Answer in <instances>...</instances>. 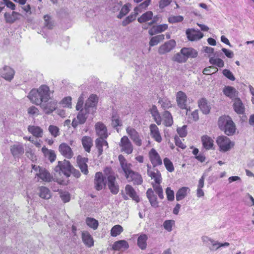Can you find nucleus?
Returning a JSON list of instances; mask_svg holds the SVG:
<instances>
[{
  "instance_id": "f257e3e1",
  "label": "nucleus",
  "mask_w": 254,
  "mask_h": 254,
  "mask_svg": "<svg viewBox=\"0 0 254 254\" xmlns=\"http://www.w3.org/2000/svg\"><path fill=\"white\" fill-rule=\"evenodd\" d=\"M50 95L49 87L46 85H42L37 89H32L27 97L33 104L40 106L43 102L49 101L51 98Z\"/></svg>"
},
{
  "instance_id": "f03ea898",
  "label": "nucleus",
  "mask_w": 254,
  "mask_h": 254,
  "mask_svg": "<svg viewBox=\"0 0 254 254\" xmlns=\"http://www.w3.org/2000/svg\"><path fill=\"white\" fill-rule=\"evenodd\" d=\"M218 126L221 130H223L227 135H232L236 131V127L235 123L229 116H221L219 118Z\"/></svg>"
},
{
  "instance_id": "7ed1b4c3",
  "label": "nucleus",
  "mask_w": 254,
  "mask_h": 254,
  "mask_svg": "<svg viewBox=\"0 0 254 254\" xmlns=\"http://www.w3.org/2000/svg\"><path fill=\"white\" fill-rule=\"evenodd\" d=\"M72 167L68 161L64 160L63 161H59L58 165L56 167L55 170L59 172L60 174H63L66 177L70 176L72 172Z\"/></svg>"
},
{
  "instance_id": "20e7f679",
  "label": "nucleus",
  "mask_w": 254,
  "mask_h": 254,
  "mask_svg": "<svg viewBox=\"0 0 254 254\" xmlns=\"http://www.w3.org/2000/svg\"><path fill=\"white\" fill-rule=\"evenodd\" d=\"M216 142L221 151L226 152L229 150L234 145L230 139L225 136H219L216 139Z\"/></svg>"
},
{
  "instance_id": "39448f33",
  "label": "nucleus",
  "mask_w": 254,
  "mask_h": 254,
  "mask_svg": "<svg viewBox=\"0 0 254 254\" xmlns=\"http://www.w3.org/2000/svg\"><path fill=\"white\" fill-rule=\"evenodd\" d=\"M89 114L91 113L87 109L84 108L82 109L78 112L76 118H74L72 120L71 123L72 126L75 128L78 125H82L85 123L88 117V115Z\"/></svg>"
},
{
  "instance_id": "423d86ee",
  "label": "nucleus",
  "mask_w": 254,
  "mask_h": 254,
  "mask_svg": "<svg viewBox=\"0 0 254 254\" xmlns=\"http://www.w3.org/2000/svg\"><path fill=\"white\" fill-rule=\"evenodd\" d=\"M121 151L127 154H130L133 150V146L127 136H124L119 142Z\"/></svg>"
},
{
  "instance_id": "0eeeda50",
  "label": "nucleus",
  "mask_w": 254,
  "mask_h": 254,
  "mask_svg": "<svg viewBox=\"0 0 254 254\" xmlns=\"http://www.w3.org/2000/svg\"><path fill=\"white\" fill-rule=\"evenodd\" d=\"M126 132L133 143L138 146L142 145V136L132 127L128 126L126 128Z\"/></svg>"
},
{
  "instance_id": "6e6552de",
  "label": "nucleus",
  "mask_w": 254,
  "mask_h": 254,
  "mask_svg": "<svg viewBox=\"0 0 254 254\" xmlns=\"http://www.w3.org/2000/svg\"><path fill=\"white\" fill-rule=\"evenodd\" d=\"M32 168L37 172L36 175L43 181L50 182L52 180L53 177L45 168H41L37 165H33Z\"/></svg>"
},
{
  "instance_id": "1a4fd4ad",
  "label": "nucleus",
  "mask_w": 254,
  "mask_h": 254,
  "mask_svg": "<svg viewBox=\"0 0 254 254\" xmlns=\"http://www.w3.org/2000/svg\"><path fill=\"white\" fill-rule=\"evenodd\" d=\"M176 46V41L173 39L170 40L165 42L159 47L158 52L159 55H164L171 52L175 48Z\"/></svg>"
},
{
  "instance_id": "9d476101",
  "label": "nucleus",
  "mask_w": 254,
  "mask_h": 254,
  "mask_svg": "<svg viewBox=\"0 0 254 254\" xmlns=\"http://www.w3.org/2000/svg\"><path fill=\"white\" fill-rule=\"evenodd\" d=\"M14 70L9 66L5 65L0 69V76L6 81H11L14 77Z\"/></svg>"
},
{
  "instance_id": "9b49d317",
  "label": "nucleus",
  "mask_w": 254,
  "mask_h": 254,
  "mask_svg": "<svg viewBox=\"0 0 254 254\" xmlns=\"http://www.w3.org/2000/svg\"><path fill=\"white\" fill-rule=\"evenodd\" d=\"M98 102V97L97 95L92 94L86 101L84 108L87 109L91 114L95 112L96 106Z\"/></svg>"
},
{
  "instance_id": "f8f14e48",
  "label": "nucleus",
  "mask_w": 254,
  "mask_h": 254,
  "mask_svg": "<svg viewBox=\"0 0 254 254\" xmlns=\"http://www.w3.org/2000/svg\"><path fill=\"white\" fill-rule=\"evenodd\" d=\"M148 155L149 160L154 167L162 164V159L155 149L152 148L149 152Z\"/></svg>"
},
{
  "instance_id": "ddd939ff",
  "label": "nucleus",
  "mask_w": 254,
  "mask_h": 254,
  "mask_svg": "<svg viewBox=\"0 0 254 254\" xmlns=\"http://www.w3.org/2000/svg\"><path fill=\"white\" fill-rule=\"evenodd\" d=\"M118 158L121 168L125 173V177L127 178V176H129V174L133 172V171L131 170V165L127 162L126 159L122 155H120Z\"/></svg>"
},
{
  "instance_id": "4468645a",
  "label": "nucleus",
  "mask_w": 254,
  "mask_h": 254,
  "mask_svg": "<svg viewBox=\"0 0 254 254\" xmlns=\"http://www.w3.org/2000/svg\"><path fill=\"white\" fill-rule=\"evenodd\" d=\"M186 33L188 39L191 41L198 40L203 36V33L200 31L194 29H188Z\"/></svg>"
},
{
  "instance_id": "2eb2a0df",
  "label": "nucleus",
  "mask_w": 254,
  "mask_h": 254,
  "mask_svg": "<svg viewBox=\"0 0 254 254\" xmlns=\"http://www.w3.org/2000/svg\"><path fill=\"white\" fill-rule=\"evenodd\" d=\"M97 134L99 138H106L108 136L107 129L105 125L101 122H98L95 126Z\"/></svg>"
},
{
  "instance_id": "dca6fc26",
  "label": "nucleus",
  "mask_w": 254,
  "mask_h": 254,
  "mask_svg": "<svg viewBox=\"0 0 254 254\" xmlns=\"http://www.w3.org/2000/svg\"><path fill=\"white\" fill-rule=\"evenodd\" d=\"M176 100L178 106L182 109L187 108V96L183 91H179L176 94Z\"/></svg>"
},
{
  "instance_id": "f3484780",
  "label": "nucleus",
  "mask_w": 254,
  "mask_h": 254,
  "mask_svg": "<svg viewBox=\"0 0 254 254\" xmlns=\"http://www.w3.org/2000/svg\"><path fill=\"white\" fill-rule=\"evenodd\" d=\"M59 150L62 155L67 159L71 158L73 155L71 148L65 143L61 144L59 147Z\"/></svg>"
},
{
  "instance_id": "a211bd4d",
  "label": "nucleus",
  "mask_w": 254,
  "mask_h": 254,
  "mask_svg": "<svg viewBox=\"0 0 254 254\" xmlns=\"http://www.w3.org/2000/svg\"><path fill=\"white\" fill-rule=\"evenodd\" d=\"M40 106L46 114H51L55 110L57 107V102L55 101L43 102Z\"/></svg>"
},
{
  "instance_id": "6ab92c4d",
  "label": "nucleus",
  "mask_w": 254,
  "mask_h": 254,
  "mask_svg": "<svg viewBox=\"0 0 254 254\" xmlns=\"http://www.w3.org/2000/svg\"><path fill=\"white\" fill-rule=\"evenodd\" d=\"M105 178H104L102 173L97 172L95 174L94 183L95 187L98 190H101L105 186Z\"/></svg>"
},
{
  "instance_id": "aec40b11",
  "label": "nucleus",
  "mask_w": 254,
  "mask_h": 254,
  "mask_svg": "<svg viewBox=\"0 0 254 254\" xmlns=\"http://www.w3.org/2000/svg\"><path fill=\"white\" fill-rule=\"evenodd\" d=\"M10 150L11 153L15 159L19 158L24 152L23 145L19 143L11 146Z\"/></svg>"
},
{
  "instance_id": "412c9836",
  "label": "nucleus",
  "mask_w": 254,
  "mask_h": 254,
  "mask_svg": "<svg viewBox=\"0 0 254 254\" xmlns=\"http://www.w3.org/2000/svg\"><path fill=\"white\" fill-rule=\"evenodd\" d=\"M150 135L157 142H161L162 137L161 136L159 128L154 124H152L149 126Z\"/></svg>"
},
{
  "instance_id": "4be33fe9",
  "label": "nucleus",
  "mask_w": 254,
  "mask_h": 254,
  "mask_svg": "<svg viewBox=\"0 0 254 254\" xmlns=\"http://www.w3.org/2000/svg\"><path fill=\"white\" fill-rule=\"evenodd\" d=\"M21 16L20 13L14 11L11 13L5 12L4 14L5 22L7 23H13L17 20L19 19Z\"/></svg>"
},
{
  "instance_id": "5701e85b",
  "label": "nucleus",
  "mask_w": 254,
  "mask_h": 254,
  "mask_svg": "<svg viewBox=\"0 0 254 254\" xmlns=\"http://www.w3.org/2000/svg\"><path fill=\"white\" fill-rule=\"evenodd\" d=\"M128 182H132L134 185H141L143 182L141 176L138 173L133 171L129 176H127Z\"/></svg>"
},
{
  "instance_id": "b1692460",
  "label": "nucleus",
  "mask_w": 254,
  "mask_h": 254,
  "mask_svg": "<svg viewBox=\"0 0 254 254\" xmlns=\"http://www.w3.org/2000/svg\"><path fill=\"white\" fill-rule=\"evenodd\" d=\"M146 196L152 207L155 208L158 207V202L157 196L155 195L154 192L152 189H148L146 191Z\"/></svg>"
},
{
  "instance_id": "393cba45",
  "label": "nucleus",
  "mask_w": 254,
  "mask_h": 254,
  "mask_svg": "<svg viewBox=\"0 0 254 254\" xmlns=\"http://www.w3.org/2000/svg\"><path fill=\"white\" fill-rule=\"evenodd\" d=\"M125 190L126 193L131 197L132 200H134L136 202H138L140 201V198L138 195L137 194L135 190L131 186L129 185H126Z\"/></svg>"
},
{
  "instance_id": "a878e982",
  "label": "nucleus",
  "mask_w": 254,
  "mask_h": 254,
  "mask_svg": "<svg viewBox=\"0 0 254 254\" xmlns=\"http://www.w3.org/2000/svg\"><path fill=\"white\" fill-rule=\"evenodd\" d=\"M168 28L167 24H160L157 26H153L148 31L150 35H153L157 33H162L166 30Z\"/></svg>"
},
{
  "instance_id": "bb28decb",
  "label": "nucleus",
  "mask_w": 254,
  "mask_h": 254,
  "mask_svg": "<svg viewBox=\"0 0 254 254\" xmlns=\"http://www.w3.org/2000/svg\"><path fill=\"white\" fill-rule=\"evenodd\" d=\"M88 159L87 158H82L78 156L77 158V163L81 171L85 175H87L88 173L87 162Z\"/></svg>"
},
{
  "instance_id": "cd10ccee",
  "label": "nucleus",
  "mask_w": 254,
  "mask_h": 254,
  "mask_svg": "<svg viewBox=\"0 0 254 254\" xmlns=\"http://www.w3.org/2000/svg\"><path fill=\"white\" fill-rule=\"evenodd\" d=\"M82 240L83 243L88 247H91L94 245L93 238L87 231L82 232Z\"/></svg>"
},
{
  "instance_id": "c85d7f7f",
  "label": "nucleus",
  "mask_w": 254,
  "mask_h": 254,
  "mask_svg": "<svg viewBox=\"0 0 254 254\" xmlns=\"http://www.w3.org/2000/svg\"><path fill=\"white\" fill-rule=\"evenodd\" d=\"M128 247V244L126 241L120 240L114 243L112 248L115 251H124L127 249Z\"/></svg>"
},
{
  "instance_id": "c756f323",
  "label": "nucleus",
  "mask_w": 254,
  "mask_h": 254,
  "mask_svg": "<svg viewBox=\"0 0 254 254\" xmlns=\"http://www.w3.org/2000/svg\"><path fill=\"white\" fill-rule=\"evenodd\" d=\"M82 144L84 150L90 152L91 148L93 146V140L91 137L88 136H84L81 139Z\"/></svg>"
},
{
  "instance_id": "7c9ffc66",
  "label": "nucleus",
  "mask_w": 254,
  "mask_h": 254,
  "mask_svg": "<svg viewBox=\"0 0 254 254\" xmlns=\"http://www.w3.org/2000/svg\"><path fill=\"white\" fill-rule=\"evenodd\" d=\"M28 131L33 136L36 137H42L43 135V129L39 127L34 126H29L28 127Z\"/></svg>"
},
{
  "instance_id": "2f4dec72",
  "label": "nucleus",
  "mask_w": 254,
  "mask_h": 254,
  "mask_svg": "<svg viewBox=\"0 0 254 254\" xmlns=\"http://www.w3.org/2000/svg\"><path fill=\"white\" fill-rule=\"evenodd\" d=\"M104 173L107 177L108 186L117 184L116 181V177L115 176L114 174L112 172L111 168H106L104 170Z\"/></svg>"
},
{
  "instance_id": "473e14b6",
  "label": "nucleus",
  "mask_w": 254,
  "mask_h": 254,
  "mask_svg": "<svg viewBox=\"0 0 254 254\" xmlns=\"http://www.w3.org/2000/svg\"><path fill=\"white\" fill-rule=\"evenodd\" d=\"M235 111L238 114H243L245 112V107L239 98H236L233 104Z\"/></svg>"
},
{
  "instance_id": "72a5a7b5",
  "label": "nucleus",
  "mask_w": 254,
  "mask_h": 254,
  "mask_svg": "<svg viewBox=\"0 0 254 254\" xmlns=\"http://www.w3.org/2000/svg\"><path fill=\"white\" fill-rule=\"evenodd\" d=\"M181 52L186 57V60L189 58H195L197 55V52L196 50L191 48H183L181 49Z\"/></svg>"
},
{
  "instance_id": "f704fd0d",
  "label": "nucleus",
  "mask_w": 254,
  "mask_h": 254,
  "mask_svg": "<svg viewBox=\"0 0 254 254\" xmlns=\"http://www.w3.org/2000/svg\"><path fill=\"white\" fill-rule=\"evenodd\" d=\"M203 146L207 150L210 149L213 146V140L208 135H203L201 137Z\"/></svg>"
},
{
  "instance_id": "c9c22d12",
  "label": "nucleus",
  "mask_w": 254,
  "mask_h": 254,
  "mask_svg": "<svg viewBox=\"0 0 254 254\" xmlns=\"http://www.w3.org/2000/svg\"><path fill=\"white\" fill-rule=\"evenodd\" d=\"M147 175L153 179L155 181L154 184H161L162 182V177L160 172L156 170V172H153L149 169H147Z\"/></svg>"
},
{
  "instance_id": "e433bc0d",
  "label": "nucleus",
  "mask_w": 254,
  "mask_h": 254,
  "mask_svg": "<svg viewBox=\"0 0 254 254\" xmlns=\"http://www.w3.org/2000/svg\"><path fill=\"white\" fill-rule=\"evenodd\" d=\"M198 106L204 114H208L210 112V107L208 106L207 101L204 98H201L198 102Z\"/></svg>"
},
{
  "instance_id": "4c0bfd02",
  "label": "nucleus",
  "mask_w": 254,
  "mask_h": 254,
  "mask_svg": "<svg viewBox=\"0 0 254 254\" xmlns=\"http://www.w3.org/2000/svg\"><path fill=\"white\" fill-rule=\"evenodd\" d=\"M42 151L44 156L48 158L51 162H53L55 160L56 155L54 150L48 149L46 147H43L42 148Z\"/></svg>"
},
{
  "instance_id": "58836bf2",
  "label": "nucleus",
  "mask_w": 254,
  "mask_h": 254,
  "mask_svg": "<svg viewBox=\"0 0 254 254\" xmlns=\"http://www.w3.org/2000/svg\"><path fill=\"white\" fill-rule=\"evenodd\" d=\"M223 93L226 96L231 99L236 98L238 94L235 88L232 86L225 87L223 89Z\"/></svg>"
},
{
  "instance_id": "ea45409f",
  "label": "nucleus",
  "mask_w": 254,
  "mask_h": 254,
  "mask_svg": "<svg viewBox=\"0 0 254 254\" xmlns=\"http://www.w3.org/2000/svg\"><path fill=\"white\" fill-rule=\"evenodd\" d=\"M150 111L156 124L158 125H161L162 120L157 107L155 106H152Z\"/></svg>"
},
{
  "instance_id": "a19ab883",
  "label": "nucleus",
  "mask_w": 254,
  "mask_h": 254,
  "mask_svg": "<svg viewBox=\"0 0 254 254\" xmlns=\"http://www.w3.org/2000/svg\"><path fill=\"white\" fill-rule=\"evenodd\" d=\"M190 190V189L186 187L180 189L176 193V200L180 201L184 199L187 195V191Z\"/></svg>"
},
{
  "instance_id": "79ce46f5",
  "label": "nucleus",
  "mask_w": 254,
  "mask_h": 254,
  "mask_svg": "<svg viewBox=\"0 0 254 254\" xmlns=\"http://www.w3.org/2000/svg\"><path fill=\"white\" fill-rule=\"evenodd\" d=\"M111 125L114 128H117L118 127L122 126V122L119 115L116 112H113L112 116Z\"/></svg>"
},
{
  "instance_id": "37998d69",
  "label": "nucleus",
  "mask_w": 254,
  "mask_h": 254,
  "mask_svg": "<svg viewBox=\"0 0 254 254\" xmlns=\"http://www.w3.org/2000/svg\"><path fill=\"white\" fill-rule=\"evenodd\" d=\"M210 244L211 245V246H209V249L212 251H216L220 247H228L230 245L229 243L228 242H225L222 244L213 240H210Z\"/></svg>"
},
{
  "instance_id": "c03bdc74",
  "label": "nucleus",
  "mask_w": 254,
  "mask_h": 254,
  "mask_svg": "<svg viewBox=\"0 0 254 254\" xmlns=\"http://www.w3.org/2000/svg\"><path fill=\"white\" fill-rule=\"evenodd\" d=\"M39 190V196L40 197L44 199H49L51 196V192L49 189L45 187H40Z\"/></svg>"
},
{
  "instance_id": "a18cd8bd",
  "label": "nucleus",
  "mask_w": 254,
  "mask_h": 254,
  "mask_svg": "<svg viewBox=\"0 0 254 254\" xmlns=\"http://www.w3.org/2000/svg\"><path fill=\"white\" fill-rule=\"evenodd\" d=\"M147 236L145 234H142L137 239V245L141 250H144L147 246L146 241Z\"/></svg>"
},
{
  "instance_id": "49530a36",
  "label": "nucleus",
  "mask_w": 254,
  "mask_h": 254,
  "mask_svg": "<svg viewBox=\"0 0 254 254\" xmlns=\"http://www.w3.org/2000/svg\"><path fill=\"white\" fill-rule=\"evenodd\" d=\"M164 124L166 127H170L173 123L171 114L168 111H165L163 115Z\"/></svg>"
},
{
  "instance_id": "de8ad7c7",
  "label": "nucleus",
  "mask_w": 254,
  "mask_h": 254,
  "mask_svg": "<svg viewBox=\"0 0 254 254\" xmlns=\"http://www.w3.org/2000/svg\"><path fill=\"white\" fill-rule=\"evenodd\" d=\"M165 36L163 34L158 35L154 37H152L149 42V45L151 47L157 45L159 43L163 41Z\"/></svg>"
},
{
  "instance_id": "09e8293b",
  "label": "nucleus",
  "mask_w": 254,
  "mask_h": 254,
  "mask_svg": "<svg viewBox=\"0 0 254 254\" xmlns=\"http://www.w3.org/2000/svg\"><path fill=\"white\" fill-rule=\"evenodd\" d=\"M209 63L210 64L215 65L220 68L223 67L224 66V61L222 59L215 57L210 58Z\"/></svg>"
},
{
  "instance_id": "8fccbe9b",
  "label": "nucleus",
  "mask_w": 254,
  "mask_h": 254,
  "mask_svg": "<svg viewBox=\"0 0 254 254\" xmlns=\"http://www.w3.org/2000/svg\"><path fill=\"white\" fill-rule=\"evenodd\" d=\"M153 16V13L151 11H148L143 14L140 17L138 18V21L139 23L145 22L151 19Z\"/></svg>"
},
{
  "instance_id": "3c124183",
  "label": "nucleus",
  "mask_w": 254,
  "mask_h": 254,
  "mask_svg": "<svg viewBox=\"0 0 254 254\" xmlns=\"http://www.w3.org/2000/svg\"><path fill=\"white\" fill-rule=\"evenodd\" d=\"M152 187L155 192L158 194L161 199L164 198L163 189L160 184H152Z\"/></svg>"
},
{
  "instance_id": "603ef678",
  "label": "nucleus",
  "mask_w": 254,
  "mask_h": 254,
  "mask_svg": "<svg viewBox=\"0 0 254 254\" xmlns=\"http://www.w3.org/2000/svg\"><path fill=\"white\" fill-rule=\"evenodd\" d=\"M123 231V228L120 225L114 226L111 230V235L116 237L119 235Z\"/></svg>"
},
{
  "instance_id": "864d4df0",
  "label": "nucleus",
  "mask_w": 254,
  "mask_h": 254,
  "mask_svg": "<svg viewBox=\"0 0 254 254\" xmlns=\"http://www.w3.org/2000/svg\"><path fill=\"white\" fill-rule=\"evenodd\" d=\"M172 60L179 63H185L187 61L186 57L184 56V54L182 53L181 51L180 52L174 55L173 57Z\"/></svg>"
},
{
  "instance_id": "5fc2aeb1",
  "label": "nucleus",
  "mask_w": 254,
  "mask_h": 254,
  "mask_svg": "<svg viewBox=\"0 0 254 254\" xmlns=\"http://www.w3.org/2000/svg\"><path fill=\"white\" fill-rule=\"evenodd\" d=\"M86 224L93 230L97 229L98 226V222L97 220L92 218H87L86 219Z\"/></svg>"
},
{
  "instance_id": "6e6d98bb",
  "label": "nucleus",
  "mask_w": 254,
  "mask_h": 254,
  "mask_svg": "<svg viewBox=\"0 0 254 254\" xmlns=\"http://www.w3.org/2000/svg\"><path fill=\"white\" fill-rule=\"evenodd\" d=\"M175 222L173 220H165L163 224V228L168 232H171L172 230V227L175 225Z\"/></svg>"
},
{
  "instance_id": "4d7b16f0",
  "label": "nucleus",
  "mask_w": 254,
  "mask_h": 254,
  "mask_svg": "<svg viewBox=\"0 0 254 254\" xmlns=\"http://www.w3.org/2000/svg\"><path fill=\"white\" fill-rule=\"evenodd\" d=\"M129 5L130 4H126L122 6L119 14L117 16L118 18H122L128 13L130 10L129 7Z\"/></svg>"
},
{
  "instance_id": "13d9d810",
  "label": "nucleus",
  "mask_w": 254,
  "mask_h": 254,
  "mask_svg": "<svg viewBox=\"0 0 254 254\" xmlns=\"http://www.w3.org/2000/svg\"><path fill=\"white\" fill-rule=\"evenodd\" d=\"M48 130L54 137H56L60 135V129L56 126L50 125L48 127Z\"/></svg>"
},
{
  "instance_id": "bf43d9fd",
  "label": "nucleus",
  "mask_w": 254,
  "mask_h": 254,
  "mask_svg": "<svg viewBox=\"0 0 254 254\" xmlns=\"http://www.w3.org/2000/svg\"><path fill=\"white\" fill-rule=\"evenodd\" d=\"M163 161L164 166L168 172H172L174 171V167L173 163L169 158H165Z\"/></svg>"
},
{
  "instance_id": "052dcab7",
  "label": "nucleus",
  "mask_w": 254,
  "mask_h": 254,
  "mask_svg": "<svg viewBox=\"0 0 254 254\" xmlns=\"http://www.w3.org/2000/svg\"><path fill=\"white\" fill-rule=\"evenodd\" d=\"M95 145L98 150L99 155H101L103 151V147L104 146V144L103 143V138H97L95 140Z\"/></svg>"
},
{
  "instance_id": "680f3d73",
  "label": "nucleus",
  "mask_w": 254,
  "mask_h": 254,
  "mask_svg": "<svg viewBox=\"0 0 254 254\" xmlns=\"http://www.w3.org/2000/svg\"><path fill=\"white\" fill-rule=\"evenodd\" d=\"M137 14V13H135L134 14L131 13L127 17L125 20L123 21L122 25L124 26H126L129 23L134 20L136 17Z\"/></svg>"
},
{
  "instance_id": "e2e57ef3",
  "label": "nucleus",
  "mask_w": 254,
  "mask_h": 254,
  "mask_svg": "<svg viewBox=\"0 0 254 254\" xmlns=\"http://www.w3.org/2000/svg\"><path fill=\"white\" fill-rule=\"evenodd\" d=\"M63 107L71 108V98L69 96L64 97L61 102Z\"/></svg>"
},
{
  "instance_id": "0e129e2a",
  "label": "nucleus",
  "mask_w": 254,
  "mask_h": 254,
  "mask_svg": "<svg viewBox=\"0 0 254 254\" xmlns=\"http://www.w3.org/2000/svg\"><path fill=\"white\" fill-rule=\"evenodd\" d=\"M184 19V17L181 15L170 16L168 18V22L170 23H174L182 22Z\"/></svg>"
},
{
  "instance_id": "69168bd1",
  "label": "nucleus",
  "mask_w": 254,
  "mask_h": 254,
  "mask_svg": "<svg viewBox=\"0 0 254 254\" xmlns=\"http://www.w3.org/2000/svg\"><path fill=\"white\" fill-rule=\"evenodd\" d=\"M218 69L214 66L211 65L205 67L203 70V73L206 75H209L217 72Z\"/></svg>"
},
{
  "instance_id": "338daca9",
  "label": "nucleus",
  "mask_w": 254,
  "mask_h": 254,
  "mask_svg": "<svg viewBox=\"0 0 254 254\" xmlns=\"http://www.w3.org/2000/svg\"><path fill=\"white\" fill-rule=\"evenodd\" d=\"M45 26L48 29H52L53 27V23L51 20V17L49 15L44 16Z\"/></svg>"
},
{
  "instance_id": "774afa93",
  "label": "nucleus",
  "mask_w": 254,
  "mask_h": 254,
  "mask_svg": "<svg viewBox=\"0 0 254 254\" xmlns=\"http://www.w3.org/2000/svg\"><path fill=\"white\" fill-rule=\"evenodd\" d=\"M151 0H145L143 2L141 3L138 7L134 8V11L137 10H142L146 9L151 3Z\"/></svg>"
}]
</instances>
